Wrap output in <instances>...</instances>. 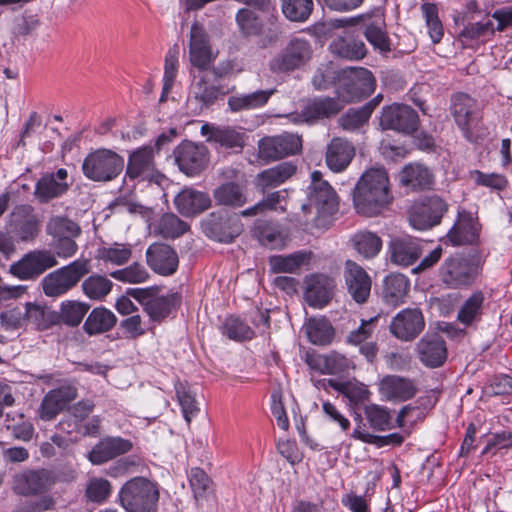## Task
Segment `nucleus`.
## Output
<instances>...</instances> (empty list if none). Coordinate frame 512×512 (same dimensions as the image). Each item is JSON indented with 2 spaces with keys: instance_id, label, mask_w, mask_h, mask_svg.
<instances>
[{
  "instance_id": "nucleus-1",
  "label": "nucleus",
  "mask_w": 512,
  "mask_h": 512,
  "mask_svg": "<svg viewBox=\"0 0 512 512\" xmlns=\"http://www.w3.org/2000/svg\"><path fill=\"white\" fill-rule=\"evenodd\" d=\"M392 200L388 173L383 167L365 171L353 191L354 207L357 213L366 217L380 214Z\"/></svg>"
},
{
  "instance_id": "nucleus-2",
  "label": "nucleus",
  "mask_w": 512,
  "mask_h": 512,
  "mask_svg": "<svg viewBox=\"0 0 512 512\" xmlns=\"http://www.w3.org/2000/svg\"><path fill=\"white\" fill-rule=\"evenodd\" d=\"M119 499L126 512H156L159 491L155 483L135 477L123 485Z\"/></svg>"
},
{
  "instance_id": "nucleus-3",
  "label": "nucleus",
  "mask_w": 512,
  "mask_h": 512,
  "mask_svg": "<svg viewBox=\"0 0 512 512\" xmlns=\"http://www.w3.org/2000/svg\"><path fill=\"white\" fill-rule=\"evenodd\" d=\"M123 168L124 158L106 148L90 152L82 163L83 174L94 182H110L120 175Z\"/></svg>"
},
{
  "instance_id": "nucleus-4",
  "label": "nucleus",
  "mask_w": 512,
  "mask_h": 512,
  "mask_svg": "<svg viewBox=\"0 0 512 512\" xmlns=\"http://www.w3.org/2000/svg\"><path fill=\"white\" fill-rule=\"evenodd\" d=\"M90 268V260L81 258L47 274L41 281L44 294L48 297L66 294L90 272Z\"/></svg>"
},
{
  "instance_id": "nucleus-5",
  "label": "nucleus",
  "mask_w": 512,
  "mask_h": 512,
  "mask_svg": "<svg viewBox=\"0 0 512 512\" xmlns=\"http://www.w3.org/2000/svg\"><path fill=\"white\" fill-rule=\"evenodd\" d=\"M160 287L129 288L127 294L140 303L152 321L160 322L175 310L181 301L178 293L159 295Z\"/></svg>"
},
{
  "instance_id": "nucleus-6",
  "label": "nucleus",
  "mask_w": 512,
  "mask_h": 512,
  "mask_svg": "<svg viewBox=\"0 0 512 512\" xmlns=\"http://www.w3.org/2000/svg\"><path fill=\"white\" fill-rule=\"evenodd\" d=\"M375 89V79L366 68L343 70L339 75L337 97L346 103L370 96Z\"/></svg>"
},
{
  "instance_id": "nucleus-7",
  "label": "nucleus",
  "mask_w": 512,
  "mask_h": 512,
  "mask_svg": "<svg viewBox=\"0 0 512 512\" xmlns=\"http://www.w3.org/2000/svg\"><path fill=\"white\" fill-rule=\"evenodd\" d=\"M338 199L335 190L322 178V173L314 171L311 174V184L308 187L307 202L302 204L304 213H312L315 217L331 215L337 211Z\"/></svg>"
},
{
  "instance_id": "nucleus-8",
  "label": "nucleus",
  "mask_w": 512,
  "mask_h": 512,
  "mask_svg": "<svg viewBox=\"0 0 512 512\" xmlns=\"http://www.w3.org/2000/svg\"><path fill=\"white\" fill-rule=\"evenodd\" d=\"M312 47L308 40L293 38L269 62V69L274 74L290 73L306 65L312 57Z\"/></svg>"
},
{
  "instance_id": "nucleus-9",
  "label": "nucleus",
  "mask_w": 512,
  "mask_h": 512,
  "mask_svg": "<svg viewBox=\"0 0 512 512\" xmlns=\"http://www.w3.org/2000/svg\"><path fill=\"white\" fill-rule=\"evenodd\" d=\"M155 152L151 146L140 147L130 153L125 177L129 180L147 181L161 185L164 175L156 168Z\"/></svg>"
},
{
  "instance_id": "nucleus-10",
  "label": "nucleus",
  "mask_w": 512,
  "mask_h": 512,
  "mask_svg": "<svg viewBox=\"0 0 512 512\" xmlns=\"http://www.w3.org/2000/svg\"><path fill=\"white\" fill-rule=\"evenodd\" d=\"M448 205L438 196L427 197L411 206L408 214L410 225L416 230H428L441 222Z\"/></svg>"
},
{
  "instance_id": "nucleus-11",
  "label": "nucleus",
  "mask_w": 512,
  "mask_h": 512,
  "mask_svg": "<svg viewBox=\"0 0 512 512\" xmlns=\"http://www.w3.org/2000/svg\"><path fill=\"white\" fill-rule=\"evenodd\" d=\"M58 264L55 253L50 250H34L13 263L9 272L20 280H33Z\"/></svg>"
},
{
  "instance_id": "nucleus-12",
  "label": "nucleus",
  "mask_w": 512,
  "mask_h": 512,
  "mask_svg": "<svg viewBox=\"0 0 512 512\" xmlns=\"http://www.w3.org/2000/svg\"><path fill=\"white\" fill-rule=\"evenodd\" d=\"M175 163L185 175L193 177L203 172L209 163V152L203 144L183 141L174 149Z\"/></svg>"
},
{
  "instance_id": "nucleus-13",
  "label": "nucleus",
  "mask_w": 512,
  "mask_h": 512,
  "mask_svg": "<svg viewBox=\"0 0 512 512\" xmlns=\"http://www.w3.org/2000/svg\"><path fill=\"white\" fill-rule=\"evenodd\" d=\"M301 149V136L288 132L277 136L265 137L259 141V157L268 161L295 155Z\"/></svg>"
},
{
  "instance_id": "nucleus-14",
  "label": "nucleus",
  "mask_w": 512,
  "mask_h": 512,
  "mask_svg": "<svg viewBox=\"0 0 512 512\" xmlns=\"http://www.w3.org/2000/svg\"><path fill=\"white\" fill-rule=\"evenodd\" d=\"M419 117L417 112L408 105L393 104L383 108L380 125L383 129L395 130L403 134H411L417 130Z\"/></svg>"
},
{
  "instance_id": "nucleus-15",
  "label": "nucleus",
  "mask_w": 512,
  "mask_h": 512,
  "mask_svg": "<svg viewBox=\"0 0 512 512\" xmlns=\"http://www.w3.org/2000/svg\"><path fill=\"white\" fill-rule=\"evenodd\" d=\"M216 55L210 44L209 36L202 25L195 22L191 26L189 40V59L200 71H206L214 62Z\"/></svg>"
},
{
  "instance_id": "nucleus-16",
  "label": "nucleus",
  "mask_w": 512,
  "mask_h": 512,
  "mask_svg": "<svg viewBox=\"0 0 512 512\" xmlns=\"http://www.w3.org/2000/svg\"><path fill=\"white\" fill-rule=\"evenodd\" d=\"M451 113L464 137L470 139L472 126L481 118L478 102L468 94L457 93L451 101Z\"/></svg>"
},
{
  "instance_id": "nucleus-17",
  "label": "nucleus",
  "mask_w": 512,
  "mask_h": 512,
  "mask_svg": "<svg viewBox=\"0 0 512 512\" xmlns=\"http://www.w3.org/2000/svg\"><path fill=\"white\" fill-rule=\"evenodd\" d=\"M425 327L424 316L420 309L407 308L392 319L390 323V332L401 341L414 340Z\"/></svg>"
},
{
  "instance_id": "nucleus-18",
  "label": "nucleus",
  "mask_w": 512,
  "mask_h": 512,
  "mask_svg": "<svg viewBox=\"0 0 512 512\" xmlns=\"http://www.w3.org/2000/svg\"><path fill=\"white\" fill-rule=\"evenodd\" d=\"M415 351L419 361L428 368L441 367L448 356L446 343L438 333L425 334L416 344Z\"/></svg>"
},
{
  "instance_id": "nucleus-19",
  "label": "nucleus",
  "mask_w": 512,
  "mask_h": 512,
  "mask_svg": "<svg viewBox=\"0 0 512 512\" xmlns=\"http://www.w3.org/2000/svg\"><path fill=\"white\" fill-rule=\"evenodd\" d=\"M343 108L344 104L338 97H315L306 102L295 121L314 124L336 116Z\"/></svg>"
},
{
  "instance_id": "nucleus-20",
  "label": "nucleus",
  "mask_w": 512,
  "mask_h": 512,
  "mask_svg": "<svg viewBox=\"0 0 512 512\" xmlns=\"http://www.w3.org/2000/svg\"><path fill=\"white\" fill-rule=\"evenodd\" d=\"M481 226L478 218L471 212H458L457 220L446 235L447 241L453 246L476 244L479 239Z\"/></svg>"
},
{
  "instance_id": "nucleus-21",
  "label": "nucleus",
  "mask_w": 512,
  "mask_h": 512,
  "mask_svg": "<svg viewBox=\"0 0 512 512\" xmlns=\"http://www.w3.org/2000/svg\"><path fill=\"white\" fill-rule=\"evenodd\" d=\"M67 178L68 172L64 168H59L56 172L42 175L35 185V198L40 203H47L61 197L70 187Z\"/></svg>"
},
{
  "instance_id": "nucleus-22",
  "label": "nucleus",
  "mask_w": 512,
  "mask_h": 512,
  "mask_svg": "<svg viewBox=\"0 0 512 512\" xmlns=\"http://www.w3.org/2000/svg\"><path fill=\"white\" fill-rule=\"evenodd\" d=\"M146 262L155 273L170 276L176 272L179 258L170 245L153 243L146 251Z\"/></svg>"
},
{
  "instance_id": "nucleus-23",
  "label": "nucleus",
  "mask_w": 512,
  "mask_h": 512,
  "mask_svg": "<svg viewBox=\"0 0 512 512\" xmlns=\"http://www.w3.org/2000/svg\"><path fill=\"white\" fill-rule=\"evenodd\" d=\"M344 278L351 297L359 304L365 303L371 292V278L367 272L357 263L347 260Z\"/></svg>"
},
{
  "instance_id": "nucleus-24",
  "label": "nucleus",
  "mask_w": 512,
  "mask_h": 512,
  "mask_svg": "<svg viewBox=\"0 0 512 512\" xmlns=\"http://www.w3.org/2000/svg\"><path fill=\"white\" fill-rule=\"evenodd\" d=\"M76 396V388L71 385H64L50 390L41 402L39 409L40 418L44 421L54 419Z\"/></svg>"
},
{
  "instance_id": "nucleus-25",
  "label": "nucleus",
  "mask_w": 512,
  "mask_h": 512,
  "mask_svg": "<svg viewBox=\"0 0 512 512\" xmlns=\"http://www.w3.org/2000/svg\"><path fill=\"white\" fill-rule=\"evenodd\" d=\"M440 273L444 283L456 288L472 283L476 269L463 258H449L442 264Z\"/></svg>"
},
{
  "instance_id": "nucleus-26",
  "label": "nucleus",
  "mask_w": 512,
  "mask_h": 512,
  "mask_svg": "<svg viewBox=\"0 0 512 512\" xmlns=\"http://www.w3.org/2000/svg\"><path fill=\"white\" fill-rule=\"evenodd\" d=\"M174 205L181 215L191 217L209 209L211 199L206 192L194 188H184L175 196Z\"/></svg>"
},
{
  "instance_id": "nucleus-27",
  "label": "nucleus",
  "mask_w": 512,
  "mask_h": 512,
  "mask_svg": "<svg viewBox=\"0 0 512 512\" xmlns=\"http://www.w3.org/2000/svg\"><path fill=\"white\" fill-rule=\"evenodd\" d=\"M389 252L392 263L408 267L419 259L422 247L417 239L409 236L397 237L390 241Z\"/></svg>"
},
{
  "instance_id": "nucleus-28",
  "label": "nucleus",
  "mask_w": 512,
  "mask_h": 512,
  "mask_svg": "<svg viewBox=\"0 0 512 512\" xmlns=\"http://www.w3.org/2000/svg\"><path fill=\"white\" fill-rule=\"evenodd\" d=\"M355 156V147L348 140L334 137L327 145L325 162L336 173L344 171Z\"/></svg>"
},
{
  "instance_id": "nucleus-29",
  "label": "nucleus",
  "mask_w": 512,
  "mask_h": 512,
  "mask_svg": "<svg viewBox=\"0 0 512 512\" xmlns=\"http://www.w3.org/2000/svg\"><path fill=\"white\" fill-rule=\"evenodd\" d=\"M130 440L121 437H107L97 443L88 454L94 465L103 464L113 458L125 454L132 449Z\"/></svg>"
},
{
  "instance_id": "nucleus-30",
  "label": "nucleus",
  "mask_w": 512,
  "mask_h": 512,
  "mask_svg": "<svg viewBox=\"0 0 512 512\" xmlns=\"http://www.w3.org/2000/svg\"><path fill=\"white\" fill-rule=\"evenodd\" d=\"M305 298L307 303L315 308H322L332 298L334 281L324 275H312L307 281Z\"/></svg>"
},
{
  "instance_id": "nucleus-31",
  "label": "nucleus",
  "mask_w": 512,
  "mask_h": 512,
  "mask_svg": "<svg viewBox=\"0 0 512 512\" xmlns=\"http://www.w3.org/2000/svg\"><path fill=\"white\" fill-rule=\"evenodd\" d=\"M53 483V475L48 470L28 471L16 478L15 489L22 495L38 494L49 489Z\"/></svg>"
},
{
  "instance_id": "nucleus-32",
  "label": "nucleus",
  "mask_w": 512,
  "mask_h": 512,
  "mask_svg": "<svg viewBox=\"0 0 512 512\" xmlns=\"http://www.w3.org/2000/svg\"><path fill=\"white\" fill-rule=\"evenodd\" d=\"M380 392L388 400L406 401L414 397L417 387L413 380L397 375H388L380 382Z\"/></svg>"
},
{
  "instance_id": "nucleus-33",
  "label": "nucleus",
  "mask_w": 512,
  "mask_h": 512,
  "mask_svg": "<svg viewBox=\"0 0 512 512\" xmlns=\"http://www.w3.org/2000/svg\"><path fill=\"white\" fill-rule=\"evenodd\" d=\"M25 208H17L12 213L10 223V232L20 241L27 242L33 240L39 231L38 222L31 213H25Z\"/></svg>"
},
{
  "instance_id": "nucleus-34",
  "label": "nucleus",
  "mask_w": 512,
  "mask_h": 512,
  "mask_svg": "<svg viewBox=\"0 0 512 512\" xmlns=\"http://www.w3.org/2000/svg\"><path fill=\"white\" fill-rule=\"evenodd\" d=\"M201 134L207 137L208 142L215 143L225 149L242 148L244 146L243 135L228 127L204 124L201 127Z\"/></svg>"
},
{
  "instance_id": "nucleus-35",
  "label": "nucleus",
  "mask_w": 512,
  "mask_h": 512,
  "mask_svg": "<svg viewBox=\"0 0 512 512\" xmlns=\"http://www.w3.org/2000/svg\"><path fill=\"white\" fill-rule=\"evenodd\" d=\"M213 198L219 206L240 208L247 202L245 187L239 183L225 182L213 190Z\"/></svg>"
},
{
  "instance_id": "nucleus-36",
  "label": "nucleus",
  "mask_w": 512,
  "mask_h": 512,
  "mask_svg": "<svg viewBox=\"0 0 512 512\" xmlns=\"http://www.w3.org/2000/svg\"><path fill=\"white\" fill-rule=\"evenodd\" d=\"M303 329L308 340L318 346L329 345L334 338V328L325 317H310L306 320Z\"/></svg>"
},
{
  "instance_id": "nucleus-37",
  "label": "nucleus",
  "mask_w": 512,
  "mask_h": 512,
  "mask_svg": "<svg viewBox=\"0 0 512 512\" xmlns=\"http://www.w3.org/2000/svg\"><path fill=\"white\" fill-rule=\"evenodd\" d=\"M318 384L324 389H326L327 386L332 387L355 405L368 401L371 394L366 385L357 381L339 382L334 379H323L318 381Z\"/></svg>"
},
{
  "instance_id": "nucleus-38",
  "label": "nucleus",
  "mask_w": 512,
  "mask_h": 512,
  "mask_svg": "<svg viewBox=\"0 0 512 512\" xmlns=\"http://www.w3.org/2000/svg\"><path fill=\"white\" fill-rule=\"evenodd\" d=\"M253 235L262 246L269 249H282L285 246V237L276 223L258 220L254 225Z\"/></svg>"
},
{
  "instance_id": "nucleus-39",
  "label": "nucleus",
  "mask_w": 512,
  "mask_h": 512,
  "mask_svg": "<svg viewBox=\"0 0 512 512\" xmlns=\"http://www.w3.org/2000/svg\"><path fill=\"white\" fill-rule=\"evenodd\" d=\"M114 313L104 307L94 308L86 318L83 330L90 336L110 331L116 324Z\"/></svg>"
},
{
  "instance_id": "nucleus-40",
  "label": "nucleus",
  "mask_w": 512,
  "mask_h": 512,
  "mask_svg": "<svg viewBox=\"0 0 512 512\" xmlns=\"http://www.w3.org/2000/svg\"><path fill=\"white\" fill-rule=\"evenodd\" d=\"M409 280L403 274L392 273L383 282V298L386 303L396 306L403 302L409 289Z\"/></svg>"
},
{
  "instance_id": "nucleus-41",
  "label": "nucleus",
  "mask_w": 512,
  "mask_h": 512,
  "mask_svg": "<svg viewBox=\"0 0 512 512\" xmlns=\"http://www.w3.org/2000/svg\"><path fill=\"white\" fill-rule=\"evenodd\" d=\"M400 182L413 189H425L432 184L433 174L422 164H408L400 172Z\"/></svg>"
},
{
  "instance_id": "nucleus-42",
  "label": "nucleus",
  "mask_w": 512,
  "mask_h": 512,
  "mask_svg": "<svg viewBox=\"0 0 512 512\" xmlns=\"http://www.w3.org/2000/svg\"><path fill=\"white\" fill-rule=\"evenodd\" d=\"M332 53L346 60H360L367 53L364 42L353 37H338L330 44Z\"/></svg>"
},
{
  "instance_id": "nucleus-43",
  "label": "nucleus",
  "mask_w": 512,
  "mask_h": 512,
  "mask_svg": "<svg viewBox=\"0 0 512 512\" xmlns=\"http://www.w3.org/2000/svg\"><path fill=\"white\" fill-rule=\"evenodd\" d=\"M296 171V167L288 162L280 163L272 168L262 171L257 176V185L264 192L268 188L281 185Z\"/></svg>"
},
{
  "instance_id": "nucleus-44",
  "label": "nucleus",
  "mask_w": 512,
  "mask_h": 512,
  "mask_svg": "<svg viewBox=\"0 0 512 512\" xmlns=\"http://www.w3.org/2000/svg\"><path fill=\"white\" fill-rule=\"evenodd\" d=\"M275 90H258L249 94L235 95L228 99V106L233 112L251 110L264 106Z\"/></svg>"
},
{
  "instance_id": "nucleus-45",
  "label": "nucleus",
  "mask_w": 512,
  "mask_h": 512,
  "mask_svg": "<svg viewBox=\"0 0 512 512\" xmlns=\"http://www.w3.org/2000/svg\"><path fill=\"white\" fill-rule=\"evenodd\" d=\"M132 256V246L128 243H112L98 248L96 258L113 265L126 264Z\"/></svg>"
},
{
  "instance_id": "nucleus-46",
  "label": "nucleus",
  "mask_w": 512,
  "mask_h": 512,
  "mask_svg": "<svg viewBox=\"0 0 512 512\" xmlns=\"http://www.w3.org/2000/svg\"><path fill=\"white\" fill-rule=\"evenodd\" d=\"M351 241L355 250L365 259L374 258L382 248L381 238L370 231H359L355 233Z\"/></svg>"
},
{
  "instance_id": "nucleus-47",
  "label": "nucleus",
  "mask_w": 512,
  "mask_h": 512,
  "mask_svg": "<svg viewBox=\"0 0 512 512\" xmlns=\"http://www.w3.org/2000/svg\"><path fill=\"white\" fill-rule=\"evenodd\" d=\"M484 295L482 292L473 293L461 306L457 319L460 323L469 326L480 320Z\"/></svg>"
},
{
  "instance_id": "nucleus-48",
  "label": "nucleus",
  "mask_w": 512,
  "mask_h": 512,
  "mask_svg": "<svg viewBox=\"0 0 512 512\" xmlns=\"http://www.w3.org/2000/svg\"><path fill=\"white\" fill-rule=\"evenodd\" d=\"M284 16L292 22H305L313 11L312 0H280Z\"/></svg>"
},
{
  "instance_id": "nucleus-49",
  "label": "nucleus",
  "mask_w": 512,
  "mask_h": 512,
  "mask_svg": "<svg viewBox=\"0 0 512 512\" xmlns=\"http://www.w3.org/2000/svg\"><path fill=\"white\" fill-rule=\"evenodd\" d=\"M112 286V281L107 277L93 274L83 281L82 290L88 298L102 300L110 293Z\"/></svg>"
},
{
  "instance_id": "nucleus-50",
  "label": "nucleus",
  "mask_w": 512,
  "mask_h": 512,
  "mask_svg": "<svg viewBox=\"0 0 512 512\" xmlns=\"http://www.w3.org/2000/svg\"><path fill=\"white\" fill-rule=\"evenodd\" d=\"M89 308L90 306L83 302L73 300L64 301L60 306L59 317L66 325L75 327L82 322Z\"/></svg>"
},
{
  "instance_id": "nucleus-51",
  "label": "nucleus",
  "mask_w": 512,
  "mask_h": 512,
  "mask_svg": "<svg viewBox=\"0 0 512 512\" xmlns=\"http://www.w3.org/2000/svg\"><path fill=\"white\" fill-rule=\"evenodd\" d=\"M47 233L54 238L79 236L80 226L64 216L51 217L46 226Z\"/></svg>"
},
{
  "instance_id": "nucleus-52",
  "label": "nucleus",
  "mask_w": 512,
  "mask_h": 512,
  "mask_svg": "<svg viewBox=\"0 0 512 512\" xmlns=\"http://www.w3.org/2000/svg\"><path fill=\"white\" fill-rule=\"evenodd\" d=\"M110 275L115 280L129 284L145 283L150 278L148 270L138 262H134L123 269L113 271Z\"/></svg>"
},
{
  "instance_id": "nucleus-53",
  "label": "nucleus",
  "mask_w": 512,
  "mask_h": 512,
  "mask_svg": "<svg viewBox=\"0 0 512 512\" xmlns=\"http://www.w3.org/2000/svg\"><path fill=\"white\" fill-rule=\"evenodd\" d=\"M189 229V225L173 213L164 214L158 223L157 230L164 238H177Z\"/></svg>"
},
{
  "instance_id": "nucleus-54",
  "label": "nucleus",
  "mask_w": 512,
  "mask_h": 512,
  "mask_svg": "<svg viewBox=\"0 0 512 512\" xmlns=\"http://www.w3.org/2000/svg\"><path fill=\"white\" fill-rule=\"evenodd\" d=\"M236 21L240 31L246 37L258 36L262 33L263 23L251 9H240L236 15Z\"/></svg>"
},
{
  "instance_id": "nucleus-55",
  "label": "nucleus",
  "mask_w": 512,
  "mask_h": 512,
  "mask_svg": "<svg viewBox=\"0 0 512 512\" xmlns=\"http://www.w3.org/2000/svg\"><path fill=\"white\" fill-rule=\"evenodd\" d=\"M364 414L372 429L384 431L391 428V414L386 407L369 404L364 407Z\"/></svg>"
},
{
  "instance_id": "nucleus-56",
  "label": "nucleus",
  "mask_w": 512,
  "mask_h": 512,
  "mask_svg": "<svg viewBox=\"0 0 512 512\" xmlns=\"http://www.w3.org/2000/svg\"><path fill=\"white\" fill-rule=\"evenodd\" d=\"M222 333L235 341L250 340L254 336V331L245 322L233 316L225 319Z\"/></svg>"
},
{
  "instance_id": "nucleus-57",
  "label": "nucleus",
  "mask_w": 512,
  "mask_h": 512,
  "mask_svg": "<svg viewBox=\"0 0 512 512\" xmlns=\"http://www.w3.org/2000/svg\"><path fill=\"white\" fill-rule=\"evenodd\" d=\"M305 260V254L298 252L287 256H272L269 264L275 273H293L304 264Z\"/></svg>"
},
{
  "instance_id": "nucleus-58",
  "label": "nucleus",
  "mask_w": 512,
  "mask_h": 512,
  "mask_svg": "<svg viewBox=\"0 0 512 512\" xmlns=\"http://www.w3.org/2000/svg\"><path fill=\"white\" fill-rule=\"evenodd\" d=\"M372 110L373 108L370 105H365L357 110L350 109L339 118V125L344 130H357L368 121Z\"/></svg>"
},
{
  "instance_id": "nucleus-59",
  "label": "nucleus",
  "mask_w": 512,
  "mask_h": 512,
  "mask_svg": "<svg viewBox=\"0 0 512 512\" xmlns=\"http://www.w3.org/2000/svg\"><path fill=\"white\" fill-rule=\"evenodd\" d=\"M429 36L433 43H439L443 37V26L438 16V9L435 4L424 3L421 6Z\"/></svg>"
},
{
  "instance_id": "nucleus-60",
  "label": "nucleus",
  "mask_w": 512,
  "mask_h": 512,
  "mask_svg": "<svg viewBox=\"0 0 512 512\" xmlns=\"http://www.w3.org/2000/svg\"><path fill=\"white\" fill-rule=\"evenodd\" d=\"M351 437L364 443L376 445L377 447H383L390 444L401 445L404 441V437L399 433H392L386 436H378L361 430L360 426L354 429Z\"/></svg>"
},
{
  "instance_id": "nucleus-61",
  "label": "nucleus",
  "mask_w": 512,
  "mask_h": 512,
  "mask_svg": "<svg viewBox=\"0 0 512 512\" xmlns=\"http://www.w3.org/2000/svg\"><path fill=\"white\" fill-rule=\"evenodd\" d=\"M191 93L195 99L201 101L205 105L212 104L219 95V89L208 82L204 75H200L192 84Z\"/></svg>"
},
{
  "instance_id": "nucleus-62",
  "label": "nucleus",
  "mask_w": 512,
  "mask_h": 512,
  "mask_svg": "<svg viewBox=\"0 0 512 512\" xmlns=\"http://www.w3.org/2000/svg\"><path fill=\"white\" fill-rule=\"evenodd\" d=\"M189 482L194 498L197 502L206 497V494L210 490L212 484V481L206 472L198 467L191 469Z\"/></svg>"
},
{
  "instance_id": "nucleus-63",
  "label": "nucleus",
  "mask_w": 512,
  "mask_h": 512,
  "mask_svg": "<svg viewBox=\"0 0 512 512\" xmlns=\"http://www.w3.org/2000/svg\"><path fill=\"white\" fill-rule=\"evenodd\" d=\"M495 32L494 24L491 20L469 23L460 32V37L466 40H478L482 37L493 35Z\"/></svg>"
},
{
  "instance_id": "nucleus-64",
  "label": "nucleus",
  "mask_w": 512,
  "mask_h": 512,
  "mask_svg": "<svg viewBox=\"0 0 512 512\" xmlns=\"http://www.w3.org/2000/svg\"><path fill=\"white\" fill-rule=\"evenodd\" d=\"M364 35L367 41L380 51H389L390 43L387 33L383 30L381 24L370 23L366 26Z\"/></svg>"
}]
</instances>
